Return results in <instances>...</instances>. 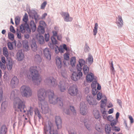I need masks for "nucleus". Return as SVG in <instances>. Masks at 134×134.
<instances>
[{
	"label": "nucleus",
	"mask_w": 134,
	"mask_h": 134,
	"mask_svg": "<svg viewBox=\"0 0 134 134\" xmlns=\"http://www.w3.org/2000/svg\"><path fill=\"white\" fill-rule=\"evenodd\" d=\"M15 23L16 24H18L20 20V18L18 16H17L15 18Z\"/></svg>",
	"instance_id": "nucleus-50"
},
{
	"label": "nucleus",
	"mask_w": 134,
	"mask_h": 134,
	"mask_svg": "<svg viewBox=\"0 0 134 134\" xmlns=\"http://www.w3.org/2000/svg\"><path fill=\"white\" fill-rule=\"evenodd\" d=\"M86 98L87 100L90 105H96L97 104L96 99L93 97L91 96L88 95Z\"/></svg>",
	"instance_id": "nucleus-10"
},
{
	"label": "nucleus",
	"mask_w": 134,
	"mask_h": 134,
	"mask_svg": "<svg viewBox=\"0 0 134 134\" xmlns=\"http://www.w3.org/2000/svg\"><path fill=\"white\" fill-rule=\"evenodd\" d=\"M70 65L71 67L70 68V70L73 73L72 74L71 78L72 80L75 81V57H72L70 61Z\"/></svg>",
	"instance_id": "nucleus-5"
},
{
	"label": "nucleus",
	"mask_w": 134,
	"mask_h": 134,
	"mask_svg": "<svg viewBox=\"0 0 134 134\" xmlns=\"http://www.w3.org/2000/svg\"><path fill=\"white\" fill-rule=\"evenodd\" d=\"M25 25L23 24H22L20 26V30L22 33H24L25 31L26 27Z\"/></svg>",
	"instance_id": "nucleus-38"
},
{
	"label": "nucleus",
	"mask_w": 134,
	"mask_h": 134,
	"mask_svg": "<svg viewBox=\"0 0 134 134\" xmlns=\"http://www.w3.org/2000/svg\"><path fill=\"white\" fill-rule=\"evenodd\" d=\"M47 94L48 95L49 102L51 104L54 105L58 104L60 107H62V99L59 97L55 99L54 93H38V99L41 102L43 101Z\"/></svg>",
	"instance_id": "nucleus-1"
},
{
	"label": "nucleus",
	"mask_w": 134,
	"mask_h": 134,
	"mask_svg": "<svg viewBox=\"0 0 134 134\" xmlns=\"http://www.w3.org/2000/svg\"><path fill=\"white\" fill-rule=\"evenodd\" d=\"M107 99H104V100H102L101 101L100 108L105 107L107 104Z\"/></svg>",
	"instance_id": "nucleus-33"
},
{
	"label": "nucleus",
	"mask_w": 134,
	"mask_h": 134,
	"mask_svg": "<svg viewBox=\"0 0 134 134\" xmlns=\"http://www.w3.org/2000/svg\"><path fill=\"white\" fill-rule=\"evenodd\" d=\"M46 25L45 22L43 21H40V25L39 26H43V27Z\"/></svg>",
	"instance_id": "nucleus-62"
},
{
	"label": "nucleus",
	"mask_w": 134,
	"mask_h": 134,
	"mask_svg": "<svg viewBox=\"0 0 134 134\" xmlns=\"http://www.w3.org/2000/svg\"><path fill=\"white\" fill-rule=\"evenodd\" d=\"M80 107L81 114L83 115H86L88 112L87 106L84 102H82L80 104Z\"/></svg>",
	"instance_id": "nucleus-8"
},
{
	"label": "nucleus",
	"mask_w": 134,
	"mask_h": 134,
	"mask_svg": "<svg viewBox=\"0 0 134 134\" xmlns=\"http://www.w3.org/2000/svg\"><path fill=\"white\" fill-rule=\"evenodd\" d=\"M32 15L34 17L36 22L40 19L39 16L35 11H33L32 12Z\"/></svg>",
	"instance_id": "nucleus-32"
},
{
	"label": "nucleus",
	"mask_w": 134,
	"mask_h": 134,
	"mask_svg": "<svg viewBox=\"0 0 134 134\" xmlns=\"http://www.w3.org/2000/svg\"><path fill=\"white\" fill-rule=\"evenodd\" d=\"M44 130L45 134H58L57 130L54 129L53 123L49 121L44 126Z\"/></svg>",
	"instance_id": "nucleus-4"
},
{
	"label": "nucleus",
	"mask_w": 134,
	"mask_h": 134,
	"mask_svg": "<svg viewBox=\"0 0 134 134\" xmlns=\"http://www.w3.org/2000/svg\"><path fill=\"white\" fill-rule=\"evenodd\" d=\"M116 23L118 28H120L122 27L123 23L122 17L121 16H118V18H116Z\"/></svg>",
	"instance_id": "nucleus-15"
},
{
	"label": "nucleus",
	"mask_w": 134,
	"mask_h": 134,
	"mask_svg": "<svg viewBox=\"0 0 134 134\" xmlns=\"http://www.w3.org/2000/svg\"><path fill=\"white\" fill-rule=\"evenodd\" d=\"M110 123V125L113 127L115 125H116V123L118 122V120H112Z\"/></svg>",
	"instance_id": "nucleus-44"
},
{
	"label": "nucleus",
	"mask_w": 134,
	"mask_h": 134,
	"mask_svg": "<svg viewBox=\"0 0 134 134\" xmlns=\"http://www.w3.org/2000/svg\"><path fill=\"white\" fill-rule=\"evenodd\" d=\"M16 59L19 61L22 60L24 58V55L21 51L19 50L16 55Z\"/></svg>",
	"instance_id": "nucleus-14"
},
{
	"label": "nucleus",
	"mask_w": 134,
	"mask_h": 134,
	"mask_svg": "<svg viewBox=\"0 0 134 134\" xmlns=\"http://www.w3.org/2000/svg\"><path fill=\"white\" fill-rule=\"evenodd\" d=\"M83 74L86 75L89 72V67L87 65H84L83 67Z\"/></svg>",
	"instance_id": "nucleus-29"
},
{
	"label": "nucleus",
	"mask_w": 134,
	"mask_h": 134,
	"mask_svg": "<svg viewBox=\"0 0 134 134\" xmlns=\"http://www.w3.org/2000/svg\"><path fill=\"white\" fill-rule=\"evenodd\" d=\"M25 29L27 32L30 34L31 32V30L29 26L26 27Z\"/></svg>",
	"instance_id": "nucleus-63"
},
{
	"label": "nucleus",
	"mask_w": 134,
	"mask_h": 134,
	"mask_svg": "<svg viewBox=\"0 0 134 134\" xmlns=\"http://www.w3.org/2000/svg\"><path fill=\"white\" fill-rule=\"evenodd\" d=\"M107 119L108 121H110L113 120V116L111 115H109L107 117Z\"/></svg>",
	"instance_id": "nucleus-60"
},
{
	"label": "nucleus",
	"mask_w": 134,
	"mask_h": 134,
	"mask_svg": "<svg viewBox=\"0 0 134 134\" xmlns=\"http://www.w3.org/2000/svg\"><path fill=\"white\" fill-rule=\"evenodd\" d=\"M13 44H14L15 46L16 45V43L15 41L12 42H9L8 43V47L9 49L12 50L13 49Z\"/></svg>",
	"instance_id": "nucleus-28"
},
{
	"label": "nucleus",
	"mask_w": 134,
	"mask_h": 134,
	"mask_svg": "<svg viewBox=\"0 0 134 134\" xmlns=\"http://www.w3.org/2000/svg\"><path fill=\"white\" fill-rule=\"evenodd\" d=\"M79 64H77L76 68H79L78 69H82V67L85 63V62L83 59H79Z\"/></svg>",
	"instance_id": "nucleus-20"
},
{
	"label": "nucleus",
	"mask_w": 134,
	"mask_h": 134,
	"mask_svg": "<svg viewBox=\"0 0 134 134\" xmlns=\"http://www.w3.org/2000/svg\"><path fill=\"white\" fill-rule=\"evenodd\" d=\"M70 108L71 111L73 113H75V109L74 106H70Z\"/></svg>",
	"instance_id": "nucleus-59"
},
{
	"label": "nucleus",
	"mask_w": 134,
	"mask_h": 134,
	"mask_svg": "<svg viewBox=\"0 0 134 134\" xmlns=\"http://www.w3.org/2000/svg\"><path fill=\"white\" fill-rule=\"evenodd\" d=\"M45 39L46 41H48L49 38V35L48 34H45L44 35Z\"/></svg>",
	"instance_id": "nucleus-58"
},
{
	"label": "nucleus",
	"mask_w": 134,
	"mask_h": 134,
	"mask_svg": "<svg viewBox=\"0 0 134 134\" xmlns=\"http://www.w3.org/2000/svg\"><path fill=\"white\" fill-rule=\"evenodd\" d=\"M34 59L36 62L40 63L42 61V58L39 55L36 54L35 55Z\"/></svg>",
	"instance_id": "nucleus-31"
},
{
	"label": "nucleus",
	"mask_w": 134,
	"mask_h": 134,
	"mask_svg": "<svg viewBox=\"0 0 134 134\" xmlns=\"http://www.w3.org/2000/svg\"><path fill=\"white\" fill-rule=\"evenodd\" d=\"M16 34L17 37L19 39L21 38V34L19 30H17L16 31Z\"/></svg>",
	"instance_id": "nucleus-52"
},
{
	"label": "nucleus",
	"mask_w": 134,
	"mask_h": 134,
	"mask_svg": "<svg viewBox=\"0 0 134 134\" xmlns=\"http://www.w3.org/2000/svg\"><path fill=\"white\" fill-rule=\"evenodd\" d=\"M105 131L107 134H109L111 130V127L110 125L107 124L105 126Z\"/></svg>",
	"instance_id": "nucleus-25"
},
{
	"label": "nucleus",
	"mask_w": 134,
	"mask_h": 134,
	"mask_svg": "<svg viewBox=\"0 0 134 134\" xmlns=\"http://www.w3.org/2000/svg\"><path fill=\"white\" fill-rule=\"evenodd\" d=\"M93 114L96 119H98L100 118V116L99 112L98 110L94 111Z\"/></svg>",
	"instance_id": "nucleus-35"
},
{
	"label": "nucleus",
	"mask_w": 134,
	"mask_h": 134,
	"mask_svg": "<svg viewBox=\"0 0 134 134\" xmlns=\"http://www.w3.org/2000/svg\"><path fill=\"white\" fill-rule=\"evenodd\" d=\"M55 122L57 129H61L62 127V121L59 116H55Z\"/></svg>",
	"instance_id": "nucleus-11"
},
{
	"label": "nucleus",
	"mask_w": 134,
	"mask_h": 134,
	"mask_svg": "<svg viewBox=\"0 0 134 134\" xmlns=\"http://www.w3.org/2000/svg\"><path fill=\"white\" fill-rule=\"evenodd\" d=\"M47 4V3L46 1H44L43 3L41 4V9H44Z\"/></svg>",
	"instance_id": "nucleus-47"
},
{
	"label": "nucleus",
	"mask_w": 134,
	"mask_h": 134,
	"mask_svg": "<svg viewBox=\"0 0 134 134\" xmlns=\"http://www.w3.org/2000/svg\"><path fill=\"white\" fill-rule=\"evenodd\" d=\"M102 96V93H98L97 94V99L98 100H100Z\"/></svg>",
	"instance_id": "nucleus-53"
},
{
	"label": "nucleus",
	"mask_w": 134,
	"mask_h": 134,
	"mask_svg": "<svg viewBox=\"0 0 134 134\" xmlns=\"http://www.w3.org/2000/svg\"><path fill=\"white\" fill-rule=\"evenodd\" d=\"M36 66H31L30 69V72L32 78L33 82L35 85L39 84L42 79L39 76Z\"/></svg>",
	"instance_id": "nucleus-3"
},
{
	"label": "nucleus",
	"mask_w": 134,
	"mask_h": 134,
	"mask_svg": "<svg viewBox=\"0 0 134 134\" xmlns=\"http://www.w3.org/2000/svg\"><path fill=\"white\" fill-rule=\"evenodd\" d=\"M51 39L53 44H57V41L54 36H52L51 37Z\"/></svg>",
	"instance_id": "nucleus-45"
},
{
	"label": "nucleus",
	"mask_w": 134,
	"mask_h": 134,
	"mask_svg": "<svg viewBox=\"0 0 134 134\" xmlns=\"http://www.w3.org/2000/svg\"><path fill=\"white\" fill-rule=\"evenodd\" d=\"M10 30L11 32L13 33H15L16 32L15 30L14 29L12 25H11L10 26Z\"/></svg>",
	"instance_id": "nucleus-61"
},
{
	"label": "nucleus",
	"mask_w": 134,
	"mask_h": 134,
	"mask_svg": "<svg viewBox=\"0 0 134 134\" xmlns=\"http://www.w3.org/2000/svg\"><path fill=\"white\" fill-rule=\"evenodd\" d=\"M31 47L33 51L34 52L36 51L37 50V48L36 43L33 42L31 44Z\"/></svg>",
	"instance_id": "nucleus-34"
},
{
	"label": "nucleus",
	"mask_w": 134,
	"mask_h": 134,
	"mask_svg": "<svg viewBox=\"0 0 134 134\" xmlns=\"http://www.w3.org/2000/svg\"><path fill=\"white\" fill-rule=\"evenodd\" d=\"M3 54L7 58L8 56V53L7 47H4L3 48Z\"/></svg>",
	"instance_id": "nucleus-37"
},
{
	"label": "nucleus",
	"mask_w": 134,
	"mask_h": 134,
	"mask_svg": "<svg viewBox=\"0 0 134 134\" xmlns=\"http://www.w3.org/2000/svg\"><path fill=\"white\" fill-rule=\"evenodd\" d=\"M69 54L68 53H65L64 54V59L66 60H68L69 59Z\"/></svg>",
	"instance_id": "nucleus-56"
},
{
	"label": "nucleus",
	"mask_w": 134,
	"mask_h": 134,
	"mask_svg": "<svg viewBox=\"0 0 134 134\" xmlns=\"http://www.w3.org/2000/svg\"><path fill=\"white\" fill-rule=\"evenodd\" d=\"M95 129L98 131L100 132L102 129L101 126L100 124H97L96 125Z\"/></svg>",
	"instance_id": "nucleus-43"
},
{
	"label": "nucleus",
	"mask_w": 134,
	"mask_h": 134,
	"mask_svg": "<svg viewBox=\"0 0 134 134\" xmlns=\"http://www.w3.org/2000/svg\"><path fill=\"white\" fill-rule=\"evenodd\" d=\"M113 130L116 131L118 132L120 130V129L116 126H114V127H113Z\"/></svg>",
	"instance_id": "nucleus-64"
},
{
	"label": "nucleus",
	"mask_w": 134,
	"mask_h": 134,
	"mask_svg": "<svg viewBox=\"0 0 134 134\" xmlns=\"http://www.w3.org/2000/svg\"><path fill=\"white\" fill-rule=\"evenodd\" d=\"M90 50V48L89 46L87 44H86L84 48V51L85 52H89Z\"/></svg>",
	"instance_id": "nucleus-54"
},
{
	"label": "nucleus",
	"mask_w": 134,
	"mask_h": 134,
	"mask_svg": "<svg viewBox=\"0 0 134 134\" xmlns=\"http://www.w3.org/2000/svg\"><path fill=\"white\" fill-rule=\"evenodd\" d=\"M7 129L5 125H3L1 129L0 134H5L7 131Z\"/></svg>",
	"instance_id": "nucleus-26"
},
{
	"label": "nucleus",
	"mask_w": 134,
	"mask_h": 134,
	"mask_svg": "<svg viewBox=\"0 0 134 134\" xmlns=\"http://www.w3.org/2000/svg\"><path fill=\"white\" fill-rule=\"evenodd\" d=\"M86 79L87 82H90L94 80H95L93 74L91 73L87 75L86 77Z\"/></svg>",
	"instance_id": "nucleus-18"
},
{
	"label": "nucleus",
	"mask_w": 134,
	"mask_h": 134,
	"mask_svg": "<svg viewBox=\"0 0 134 134\" xmlns=\"http://www.w3.org/2000/svg\"><path fill=\"white\" fill-rule=\"evenodd\" d=\"M50 51V49L47 48L44 49L43 51V53L45 57L49 60L51 59V52Z\"/></svg>",
	"instance_id": "nucleus-12"
},
{
	"label": "nucleus",
	"mask_w": 134,
	"mask_h": 134,
	"mask_svg": "<svg viewBox=\"0 0 134 134\" xmlns=\"http://www.w3.org/2000/svg\"><path fill=\"white\" fill-rule=\"evenodd\" d=\"M0 66L2 70H5L6 68L5 64H3L1 62H0Z\"/></svg>",
	"instance_id": "nucleus-55"
},
{
	"label": "nucleus",
	"mask_w": 134,
	"mask_h": 134,
	"mask_svg": "<svg viewBox=\"0 0 134 134\" xmlns=\"http://www.w3.org/2000/svg\"><path fill=\"white\" fill-rule=\"evenodd\" d=\"M45 82L54 87H55L57 86L56 80L52 77H47L45 79Z\"/></svg>",
	"instance_id": "nucleus-6"
},
{
	"label": "nucleus",
	"mask_w": 134,
	"mask_h": 134,
	"mask_svg": "<svg viewBox=\"0 0 134 134\" xmlns=\"http://www.w3.org/2000/svg\"><path fill=\"white\" fill-rule=\"evenodd\" d=\"M60 14L65 21H70L72 20V18L70 16L68 13L62 12L60 13Z\"/></svg>",
	"instance_id": "nucleus-9"
},
{
	"label": "nucleus",
	"mask_w": 134,
	"mask_h": 134,
	"mask_svg": "<svg viewBox=\"0 0 134 134\" xmlns=\"http://www.w3.org/2000/svg\"><path fill=\"white\" fill-rule=\"evenodd\" d=\"M84 124L85 126L88 130H91V128L90 124H87V123L85 122Z\"/></svg>",
	"instance_id": "nucleus-51"
},
{
	"label": "nucleus",
	"mask_w": 134,
	"mask_h": 134,
	"mask_svg": "<svg viewBox=\"0 0 134 134\" xmlns=\"http://www.w3.org/2000/svg\"><path fill=\"white\" fill-rule=\"evenodd\" d=\"M20 92H31V88L29 86L23 85L20 88Z\"/></svg>",
	"instance_id": "nucleus-17"
},
{
	"label": "nucleus",
	"mask_w": 134,
	"mask_h": 134,
	"mask_svg": "<svg viewBox=\"0 0 134 134\" xmlns=\"http://www.w3.org/2000/svg\"><path fill=\"white\" fill-rule=\"evenodd\" d=\"M107 111H104L103 112V113H102V116L103 118L104 119H107V114L106 113Z\"/></svg>",
	"instance_id": "nucleus-57"
},
{
	"label": "nucleus",
	"mask_w": 134,
	"mask_h": 134,
	"mask_svg": "<svg viewBox=\"0 0 134 134\" xmlns=\"http://www.w3.org/2000/svg\"><path fill=\"white\" fill-rule=\"evenodd\" d=\"M37 30L40 34H43L45 32L44 28L43 26H38Z\"/></svg>",
	"instance_id": "nucleus-24"
},
{
	"label": "nucleus",
	"mask_w": 134,
	"mask_h": 134,
	"mask_svg": "<svg viewBox=\"0 0 134 134\" xmlns=\"http://www.w3.org/2000/svg\"><path fill=\"white\" fill-rule=\"evenodd\" d=\"M16 93H12L10 95L11 100L14 101V107L16 111L25 113L26 112L25 102L17 97Z\"/></svg>",
	"instance_id": "nucleus-2"
},
{
	"label": "nucleus",
	"mask_w": 134,
	"mask_h": 134,
	"mask_svg": "<svg viewBox=\"0 0 134 134\" xmlns=\"http://www.w3.org/2000/svg\"><path fill=\"white\" fill-rule=\"evenodd\" d=\"M29 25L32 32L35 31L36 29V25L33 20H31L29 23Z\"/></svg>",
	"instance_id": "nucleus-21"
},
{
	"label": "nucleus",
	"mask_w": 134,
	"mask_h": 134,
	"mask_svg": "<svg viewBox=\"0 0 134 134\" xmlns=\"http://www.w3.org/2000/svg\"><path fill=\"white\" fill-rule=\"evenodd\" d=\"M13 66V63L12 62H9L7 65V67L9 70H11Z\"/></svg>",
	"instance_id": "nucleus-41"
},
{
	"label": "nucleus",
	"mask_w": 134,
	"mask_h": 134,
	"mask_svg": "<svg viewBox=\"0 0 134 134\" xmlns=\"http://www.w3.org/2000/svg\"><path fill=\"white\" fill-rule=\"evenodd\" d=\"M32 93H21V94L23 97H29L31 96Z\"/></svg>",
	"instance_id": "nucleus-40"
},
{
	"label": "nucleus",
	"mask_w": 134,
	"mask_h": 134,
	"mask_svg": "<svg viewBox=\"0 0 134 134\" xmlns=\"http://www.w3.org/2000/svg\"><path fill=\"white\" fill-rule=\"evenodd\" d=\"M61 82L59 83V88L60 89L61 92H63L65 91V90H66V86L67 84H66L65 85L64 83H63L61 84Z\"/></svg>",
	"instance_id": "nucleus-23"
},
{
	"label": "nucleus",
	"mask_w": 134,
	"mask_h": 134,
	"mask_svg": "<svg viewBox=\"0 0 134 134\" xmlns=\"http://www.w3.org/2000/svg\"><path fill=\"white\" fill-rule=\"evenodd\" d=\"M8 37L9 39L12 41H13L14 39V36L12 33L9 32L8 34Z\"/></svg>",
	"instance_id": "nucleus-42"
},
{
	"label": "nucleus",
	"mask_w": 134,
	"mask_h": 134,
	"mask_svg": "<svg viewBox=\"0 0 134 134\" xmlns=\"http://www.w3.org/2000/svg\"><path fill=\"white\" fill-rule=\"evenodd\" d=\"M93 58L92 55L89 54L88 57L86 60V62L87 63H88L89 65H91L93 62Z\"/></svg>",
	"instance_id": "nucleus-22"
},
{
	"label": "nucleus",
	"mask_w": 134,
	"mask_h": 134,
	"mask_svg": "<svg viewBox=\"0 0 134 134\" xmlns=\"http://www.w3.org/2000/svg\"><path fill=\"white\" fill-rule=\"evenodd\" d=\"M38 42L40 44H43L44 42V37L42 36H40L39 38Z\"/></svg>",
	"instance_id": "nucleus-39"
},
{
	"label": "nucleus",
	"mask_w": 134,
	"mask_h": 134,
	"mask_svg": "<svg viewBox=\"0 0 134 134\" xmlns=\"http://www.w3.org/2000/svg\"><path fill=\"white\" fill-rule=\"evenodd\" d=\"M39 107L41 108L43 113L44 114L48 113L49 110L48 105L46 102H44L43 103L40 104Z\"/></svg>",
	"instance_id": "nucleus-7"
},
{
	"label": "nucleus",
	"mask_w": 134,
	"mask_h": 134,
	"mask_svg": "<svg viewBox=\"0 0 134 134\" xmlns=\"http://www.w3.org/2000/svg\"><path fill=\"white\" fill-rule=\"evenodd\" d=\"M28 20V16L27 14L25 13L23 19V21L25 22H27Z\"/></svg>",
	"instance_id": "nucleus-46"
},
{
	"label": "nucleus",
	"mask_w": 134,
	"mask_h": 134,
	"mask_svg": "<svg viewBox=\"0 0 134 134\" xmlns=\"http://www.w3.org/2000/svg\"><path fill=\"white\" fill-rule=\"evenodd\" d=\"M35 114L37 115L38 116V117L40 119L41 118V116L39 110L37 109L35 110Z\"/></svg>",
	"instance_id": "nucleus-48"
},
{
	"label": "nucleus",
	"mask_w": 134,
	"mask_h": 134,
	"mask_svg": "<svg viewBox=\"0 0 134 134\" xmlns=\"http://www.w3.org/2000/svg\"><path fill=\"white\" fill-rule=\"evenodd\" d=\"M97 83V81L96 80H94L93 81L91 84V87L92 88V92H94L93 91V90H95L96 92H97L98 91L96 89V85Z\"/></svg>",
	"instance_id": "nucleus-27"
},
{
	"label": "nucleus",
	"mask_w": 134,
	"mask_h": 134,
	"mask_svg": "<svg viewBox=\"0 0 134 134\" xmlns=\"http://www.w3.org/2000/svg\"><path fill=\"white\" fill-rule=\"evenodd\" d=\"M19 83V80L17 77L14 76L12 79L10 83L11 86L12 88H15L17 86Z\"/></svg>",
	"instance_id": "nucleus-13"
},
{
	"label": "nucleus",
	"mask_w": 134,
	"mask_h": 134,
	"mask_svg": "<svg viewBox=\"0 0 134 134\" xmlns=\"http://www.w3.org/2000/svg\"><path fill=\"white\" fill-rule=\"evenodd\" d=\"M56 65L58 69L61 68L62 66V60L60 57L57 56L55 58Z\"/></svg>",
	"instance_id": "nucleus-16"
},
{
	"label": "nucleus",
	"mask_w": 134,
	"mask_h": 134,
	"mask_svg": "<svg viewBox=\"0 0 134 134\" xmlns=\"http://www.w3.org/2000/svg\"><path fill=\"white\" fill-rule=\"evenodd\" d=\"M98 28V24L97 23H96L94 25V26L93 30V34L94 36L96 35L97 32Z\"/></svg>",
	"instance_id": "nucleus-36"
},
{
	"label": "nucleus",
	"mask_w": 134,
	"mask_h": 134,
	"mask_svg": "<svg viewBox=\"0 0 134 134\" xmlns=\"http://www.w3.org/2000/svg\"><path fill=\"white\" fill-rule=\"evenodd\" d=\"M38 92H52L51 91L49 90L48 91H46L43 88H40L39 89V90L38 91Z\"/></svg>",
	"instance_id": "nucleus-49"
},
{
	"label": "nucleus",
	"mask_w": 134,
	"mask_h": 134,
	"mask_svg": "<svg viewBox=\"0 0 134 134\" xmlns=\"http://www.w3.org/2000/svg\"><path fill=\"white\" fill-rule=\"evenodd\" d=\"M23 47L26 50H28L29 48L28 41L25 40L23 41Z\"/></svg>",
	"instance_id": "nucleus-30"
},
{
	"label": "nucleus",
	"mask_w": 134,
	"mask_h": 134,
	"mask_svg": "<svg viewBox=\"0 0 134 134\" xmlns=\"http://www.w3.org/2000/svg\"><path fill=\"white\" fill-rule=\"evenodd\" d=\"M77 69V72H76V80H78V79H81L82 78V73L81 71V70L82 69H81L80 70L78 69L79 68H76Z\"/></svg>",
	"instance_id": "nucleus-19"
}]
</instances>
